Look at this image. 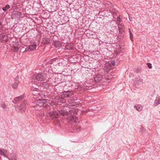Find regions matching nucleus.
<instances>
[{
    "instance_id": "a211bd4d",
    "label": "nucleus",
    "mask_w": 160,
    "mask_h": 160,
    "mask_svg": "<svg viewBox=\"0 0 160 160\" xmlns=\"http://www.w3.org/2000/svg\"><path fill=\"white\" fill-rule=\"evenodd\" d=\"M160 104V97H157L154 102V105L156 106Z\"/></svg>"
},
{
    "instance_id": "bb28decb",
    "label": "nucleus",
    "mask_w": 160,
    "mask_h": 160,
    "mask_svg": "<svg viewBox=\"0 0 160 160\" xmlns=\"http://www.w3.org/2000/svg\"><path fill=\"white\" fill-rule=\"evenodd\" d=\"M111 3L109 2V3H105V5L106 7H110V6L111 5Z\"/></svg>"
},
{
    "instance_id": "f3484780",
    "label": "nucleus",
    "mask_w": 160,
    "mask_h": 160,
    "mask_svg": "<svg viewBox=\"0 0 160 160\" xmlns=\"http://www.w3.org/2000/svg\"><path fill=\"white\" fill-rule=\"evenodd\" d=\"M0 105L1 107L3 109V111L6 112L7 111V107L4 102H1Z\"/></svg>"
},
{
    "instance_id": "a878e982",
    "label": "nucleus",
    "mask_w": 160,
    "mask_h": 160,
    "mask_svg": "<svg viewBox=\"0 0 160 160\" xmlns=\"http://www.w3.org/2000/svg\"><path fill=\"white\" fill-rule=\"evenodd\" d=\"M129 34H130V39L132 41H133V40H133V39H132L133 34L131 32L130 30V29H129Z\"/></svg>"
},
{
    "instance_id": "ddd939ff",
    "label": "nucleus",
    "mask_w": 160,
    "mask_h": 160,
    "mask_svg": "<svg viewBox=\"0 0 160 160\" xmlns=\"http://www.w3.org/2000/svg\"><path fill=\"white\" fill-rule=\"evenodd\" d=\"M102 76L101 74H98L96 75V76L94 78V79L96 81H99L102 79Z\"/></svg>"
},
{
    "instance_id": "9d476101",
    "label": "nucleus",
    "mask_w": 160,
    "mask_h": 160,
    "mask_svg": "<svg viewBox=\"0 0 160 160\" xmlns=\"http://www.w3.org/2000/svg\"><path fill=\"white\" fill-rule=\"evenodd\" d=\"M0 40L2 42H6L8 41V37L4 33H1L0 35Z\"/></svg>"
},
{
    "instance_id": "6ab92c4d",
    "label": "nucleus",
    "mask_w": 160,
    "mask_h": 160,
    "mask_svg": "<svg viewBox=\"0 0 160 160\" xmlns=\"http://www.w3.org/2000/svg\"><path fill=\"white\" fill-rule=\"evenodd\" d=\"M62 42L59 41H56L54 43V45L56 47H60L62 46Z\"/></svg>"
},
{
    "instance_id": "20e7f679",
    "label": "nucleus",
    "mask_w": 160,
    "mask_h": 160,
    "mask_svg": "<svg viewBox=\"0 0 160 160\" xmlns=\"http://www.w3.org/2000/svg\"><path fill=\"white\" fill-rule=\"evenodd\" d=\"M50 118L52 120L56 119L58 118L59 114L56 111H51L49 114Z\"/></svg>"
},
{
    "instance_id": "4be33fe9",
    "label": "nucleus",
    "mask_w": 160,
    "mask_h": 160,
    "mask_svg": "<svg viewBox=\"0 0 160 160\" xmlns=\"http://www.w3.org/2000/svg\"><path fill=\"white\" fill-rule=\"evenodd\" d=\"M23 98V97L22 96H18L17 97H16L14 98V100L15 101H18L21 99H22Z\"/></svg>"
},
{
    "instance_id": "dca6fc26",
    "label": "nucleus",
    "mask_w": 160,
    "mask_h": 160,
    "mask_svg": "<svg viewBox=\"0 0 160 160\" xmlns=\"http://www.w3.org/2000/svg\"><path fill=\"white\" fill-rule=\"evenodd\" d=\"M134 107L138 111H140L142 109V107L140 104H137L134 106Z\"/></svg>"
},
{
    "instance_id": "5701e85b",
    "label": "nucleus",
    "mask_w": 160,
    "mask_h": 160,
    "mask_svg": "<svg viewBox=\"0 0 160 160\" xmlns=\"http://www.w3.org/2000/svg\"><path fill=\"white\" fill-rule=\"evenodd\" d=\"M10 8V6L8 5H6L5 7L2 8V10L4 11H6L9 8Z\"/></svg>"
},
{
    "instance_id": "7c9ffc66",
    "label": "nucleus",
    "mask_w": 160,
    "mask_h": 160,
    "mask_svg": "<svg viewBox=\"0 0 160 160\" xmlns=\"http://www.w3.org/2000/svg\"><path fill=\"white\" fill-rule=\"evenodd\" d=\"M8 159L9 160H16V158H8Z\"/></svg>"
},
{
    "instance_id": "aec40b11",
    "label": "nucleus",
    "mask_w": 160,
    "mask_h": 160,
    "mask_svg": "<svg viewBox=\"0 0 160 160\" xmlns=\"http://www.w3.org/2000/svg\"><path fill=\"white\" fill-rule=\"evenodd\" d=\"M6 151V150L4 149H0V154L1 155H2L5 157L8 158V156L4 153V152H5Z\"/></svg>"
},
{
    "instance_id": "7ed1b4c3",
    "label": "nucleus",
    "mask_w": 160,
    "mask_h": 160,
    "mask_svg": "<svg viewBox=\"0 0 160 160\" xmlns=\"http://www.w3.org/2000/svg\"><path fill=\"white\" fill-rule=\"evenodd\" d=\"M26 103L23 102L20 105H18L16 108V110L18 112H20L21 113L24 112L26 108Z\"/></svg>"
},
{
    "instance_id": "2f4dec72",
    "label": "nucleus",
    "mask_w": 160,
    "mask_h": 160,
    "mask_svg": "<svg viewBox=\"0 0 160 160\" xmlns=\"http://www.w3.org/2000/svg\"><path fill=\"white\" fill-rule=\"evenodd\" d=\"M1 25V23L0 22V26Z\"/></svg>"
},
{
    "instance_id": "cd10ccee",
    "label": "nucleus",
    "mask_w": 160,
    "mask_h": 160,
    "mask_svg": "<svg viewBox=\"0 0 160 160\" xmlns=\"http://www.w3.org/2000/svg\"><path fill=\"white\" fill-rule=\"evenodd\" d=\"M147 65H148V68H149L151 69V68H152V67L151 64L150 63H147Z\"/></svg>"
},
{
    "instance_id": "f704fd0d",
    "label": "nucleus",
    "mask_w": 160,
    "mask_h": 160,
    "mask_svg": "<svg viewBox=\"0 0 160 160\" xmlns=\"http://www.w3.org/2000/svg\"><path fill=\"white\" fill-rule=\"evenodd\" d=\"M53 105H54V104H53Z\"/></svg>"
},
{
    "instance_id": "f257e3e1",
    "label": "nucleus",
    "mask_w": 160,
    "mask_h": 160,
    "mask_svg": "<svg viewBox=\"0 0 160 160\" xmlns=\"http://www.w3.org/2000/svg\"><path fill=\"white\" fill-rule=\"evenodd\" d=\"M47 100L45 99H38L36 100L32 104V106L35 107V109L39 110L42 109V107H46L48 110L50 109V107L49 106H47L46 103L47 102Z\"/></svg>"
},
{
    "instance_id": "b1692460",
    "label": "nucleus",
    "mask_w": 160,
    "mask_h": 160,
    "mask_svg": "<svg viewBox=\"0 0 160 160\" xmlns=\"http://www.w3.org/2000/svg\"><path fill=\"white\" fill-rule=\"evenodd\" d=\"M77 110H75V109L71 110L69 111V112L71 114H72V113H73L74 114H77Z\"/></svg>"
},
{
    "instance_id": "c9c22d12",
    "label": "nucleus",
    "mask_w": 160,
    "mask_h": 160,
    "mask_svg": "<svg viewBox=\"0 0 160 160\" xmlns=\"http://www.w3.org/2000/svg\"><path fill=\"white\" fill-rule=\"evenodd\" d=\"M1 29H0V32H1Z\"/></svg>"
},
{
    "instance_id": "0eeeda50",
    "label": "nucleus",
    "mask_w": 160,
    "mask_h": 160,
    "mask_svg": "<svg viewBox=\"0 0 160 160\" xmlns=\"http://www.w3.org/2000/svg\"><path fill=\"white\" fill-rule=\"evenodd\" d=\"M31 89L33 91L32 94L34 95L37 96L40 94V91L37 87H34V86L33 85L32 88Z\"/></svg>"
},
{
    "instance_id": "c85d7f7f",
    "label": "nucleus",
    "mask_w": 160,
    "mask_h": 160,
    "mask_svg": "<svg viewBox=\"0 0 160 160\" xmlns=\"http://www.w3.org/2000/svg\"><path fill=\"white\" fill-rule=\"evenodd\" d=\"M109 64L111 65H112L113 66H114L115 65V63L114 61H112Z\"/></svg>"
},
{
    "instance_id": "9b49d317",
    "label": "nucleus",
    "mask_w": 160,
    "mask_h": 160,
    "mask_svg": "<svg viewBox=\"0 0 160 160\" xmlns=\"http://www.w3.org/2000/svg\"><path fill=\"white\" fill-rule=\"evenodd\" d=\"M59 112L60 114L62 116H67L69 114L68 112L64 109H61L59 110Z\"/></svg>"
},
{
    "instance_id": "1a4fd4ad",
    "label": "nucleus",
    "mask_w": 160,
    "mask_h": 160,
    "mask_svg": "<svg viewBox=\"0 0 160 160\" xmlns=\"http://www.w3.org/2000/svg\"><path fill=\"white\" fill-rule=\"evenodd\" d=\"M19 78L16 77L15 78V83L12 84V87L14 89H17L18 86V84L19 83V82L18 80Z\"/></svg>"
},
{
    "instance_id": "f8f14e48",
    "label": "nucleus",
    "mask_w": 160,
    "mask_h": 160,
    "mask_svg": "<svg viewBox=\"0 0 160 160\" xmlns=\"http://www.w3.org/2000/svg\"><path fill=\"white\" fill-rule=\"evenodd\" d=\"M69 120L71 121V123H76L78 122L77 117L75 116H71L69 118Z\"/></svg>"
},
{
    "instance_id": "412c9836",
    "label": "nucleus",
    "mask_w": 160,
    "mask_h": 160,
    "mask_svg": "<svg viewBox=\"0 0 160 160\" xmlns=\"http://www.w3.org/2000/svg\"><path fill=\"white\" fill-rule=\"evenodd\" d=\"M142 80L139 78H136L135 79V82L138 84L142 83Z\"/></svg>"
},
{
    "instance_id": "4468645a",
    "label": "nucleus",
    "mask_w": 160,
    "mask_h": 160,
    "mask_svg": "<svg viewBox=\"0 0 160 160\" xmlns=\"http://www.w3.org/2000/svg\"><path fill=\"white\" fill-rule=\"evenodd\" d=\"M118 26L119 32L120 33H122V32H123L125 30V28H124V26L121 24H119L118 25Z\"/></svg>"
},
{
    "instance_id": "423d86ee",
    "label": "nucleus",
    "mask_w": 160,
    "mask_h": 160,
    "mask_svg": "<svg viewBox=\"0 0 160 160\" xmlns=\"http://www.w3.org/2000/svg\"><path fill=\"white\" fill-rule=\"evenodd\" d=\"M62 96L65 98H68L72 96L73 92L71 91H64L61 93Z\"/></svg>"
},
{
    "instance_id": "f03ea898",
    "label": "nucleus",
    "mask_w": 160,
    "mask_h": 160,
    "mask_svg": "<svg viewBox=\"0 0 160 160\" xmlns=\"http://www.w3.org/2000/svg\"><path fill=\"white\" fill-rule=\"evenodd\" d=\"M46 77V75L44 72L38 73L36 75L32 76V82H34L35 80L39 81H42Z\"/></svg>"
},
{
    "instance_id": "72a5a7b5",
    "label": "nucleus",
    "mask_w": 160,
    "mask_h": 160,
    "mask_svg": "<svg viewBox=\"0 0 160 160\" xmlns=\"http://www.w3.org/2000/svg\"><path fill=\"white\" fill-rule=\"evenodd\" d=\"M50 105L52 106V105H51V104H50Z\"/></svg>"
},
{
    "instance_id": "393cba45",
    "label": "nucleus",
    "mask_w": 160,
    "mask_h": 160,
    "mask_svg": "<svg viewBox=\"0 0 160 160\" xmlns=\"http://www.w3.org/2000/svg\"><path fill=\"white\" fill-rule=\"evenodd\" d=\"M12 50L14 52H17L19 50V48L16 47H13L12 48Z\"/></svg>"
},
{
    "instance_id": "c756f323",
    "label": "nucleus",
    "mask_w": 160,
    "mask_h": 160,
    "mask_svg": "<svg viewBox=\"0 0 160 160\" xmlns=\"http://www.w3.org/2000/svg\"><path fill=\"white\" fill-rule=\"evenodd\" d=\"M117 20L119 22H121V20L120 17L118 16L117 17Z\"/></svg>"
},
{
    "instance_id": "39448f33",
    "label": "nucleus",
    "mask_w": 160,
    "mask_h": 160,
    "mask_svg": "<svg viewBox=\"0 0 160 160\" xmlns=\"http://www.w3.org/2000/svg\"><path fill=\"white\" fill-rule=\"evenodd\" d=\"M37 46V44L36 42L31 43L28 46V47L26 48L25 49V51H32L36 48Z\"/></svg>"
},
{
    "instance_id": "473e14b6",
    "label": "nucleus",
    "mask_w": 160,
    "mask_h": 160,
    "mask_svg": "<svg viewBox=\"0 0 160 160\" xmlns=\"http://www.w3.org/2000/svg\"><path fill=\"white\" fill-rule=\"evenodd\" d=\"M7 152V150H6V151L5 152H4L6 153V152Z\"/></svg>"
},
{
    "instance_id": "6e6552de",
    "label": "nucleus",
    "mask_w": 160,
    "mask_h": 160,
    "mask_svg": "<svg viewBox=\"0 0 160 160\" xmlns=\"http://www.w3.org/2000/svg\"><path fill=\"white\" fill-rule=\"evenodd\" d=\"M22 15V13L21 12L18 11H15L13 12L12 15V17L13 18H19L21 17Z\"/></svg>"
},
{
    "instance_id": "2eb2a0df",
    "label": "nucleus",
    "mask_w": 160,
    "mask_h": 160,
    "mask_svg": "<svg viewBox=\"0 0 160 160\" xmlns=\"http://www.w3.org/2000/svg\"><path fill=\"white\" fill-rule=\"evenodd\" d=\"M50 42V39L49 38H43L42 41V43L45 44L49 43Z\"/></svg>"
}]
</instances>
